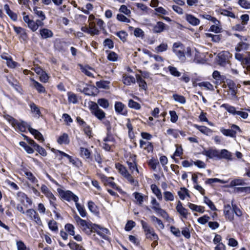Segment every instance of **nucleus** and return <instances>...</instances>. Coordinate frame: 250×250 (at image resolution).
Instances as JSON below:
<instances>
[{
  "label": "nucleus",
  "instance_id": "obj_1",
  "mask_svg": "<svg viewBox=\"0 0 250 250\" xmlns=\"http://www.w3.org/2000/svg\"><path fill=\"white\" fill-rule=\"evenodd\" d=\"M74 218L82 229L87 234L90 235L92 232H96L102 238L105 240L108 239V234H109V231L108 229L90 221L87 222L83 220L77 215L75 216Z\"/></svg>",
  "mask_w": 250,
  "mask_h": 250
},
{
  "label": "nucleus",
  "instance_id": "obj_2",
  "mask_svg": "<svg viewBox=\"0 0 250 250\" xmlns=\"http://www.w3.org/2000/svg\"><path fill=\"white\" fill-rule=\"evenodd\" d=\"M220 86L224 88V97L230 100H236L237 89L235 83L230 79H226L223 76L220 75Z\"/></svg>",
  "mask_w": 250,
  "mask_h": 250
},
{
  "label": "nucleus",
  "instance_id": "obj_3",
  "mask_svg": "<svg viewBox=\"0 0 250 250\" xmlns=\"http://www.w3.org/2000/svg\"><path fill=\"white\" fill-rule=\"evenodd\" d=\"M172 51L175 55L181 62L186 60V54L187 56H191V49L189 47L185 48L184 45L181 42H175L173 44Z\"/></svg>",
  "mask_w": 250,
  "mask_h": 250
},
{
  "label": "nucleus",
  "instance_id": "obj_4",
  "mask_svg": "<svg viewBox=\"0 0 250 250\" xmlns=\"http://www.w3.org/2000/svg\"><path fill=\"white\" fill-rule=\"evenodd\" d=\"M141 224L146 238L151 240H158L159 239L158 236L155 232L154 229L147 223L143 220H141Z\"/></svg>",
  "mask_w": 250,
  "mask_h": 250
},
{
  "label": "nucleus",
  "instance_id": "obj_5",
  "mask_svg": "<svg viewBox=\"0 0 250 250\" xmlns=\"http://www.w3.org/2000/svg\"><path fill=\"white\" fill-rule=\"evenodd\" d=\"M57 191L62 199L68 202L73 201L75 204L78 202L79 197L70 190H64L57 188Z\"/></svg>",
  "mask_w": 250,
  "mask_h": 250
},
{
  "label": "nucleus",
  "instance_id": "obj_6",
  "mask_svg": "<svg viewBox=\"0 0 250 250\" xmlns=\"http://www.w3.org/2000/svg\"><path fill=\"white\" fill-rule=\"evenodd\" d=\"M25 214L29 218L34 221L38 225H41L42 222L38 213L33 209H28L25 212Z\"/></svg>",
  "mask_w": 250,
  "mask_h": 250
},
{
  "label": "nucleus",
  "instance_id": "obj_7",
  "mask_svg": "<svg viewBox=\"0 0 250 250\" xmlns=\"http://www.w3.org/2000/svg\"><path fill=\"white\" fill-rule=\"evenodd\" d=\"M230 57V54L227 51H223L220 52V65L225 66L229 63V59Z\"/></svg>",
  "mask_w": 250,
  "mask_h": 250
},
{
  "label": "nucleus",
  "instance_id": "obj_8",
  "mask_svg": "<svg viewBox=\"0 0 250 250\" xmlns=\"http://www.w3.org/2000/svg\"><path fill=\"white\" fill-rule=\"evenodd\" d=\"M176 209L183 218L185 219L188 218V209L183 207L182 203L180 201L177 202Z\"/></svg>",
  "mask_w": 250,
  "mask_h": 250
},
{
  "label": "nucleus",
  "instance_id": "obj_9",
  "mask_svg": "<svg viewBox=\"0 0 250 250\" xmlns=\"http://www.w3.org/2000/svg\"><path fill=\"white\" fill-rule=\"evenodd\" d=\"M101 179L105 185H109L112 188L120 190V188L117 185L112 181L113 178L112 177H107L104 175L101 176Z\"/></svg>",
  "mask_w": 250,
  "mask_h": 250
},
{
  "label": "nucleus",
  "instance_id": "obj_10",
  "mask_svg": "<svg viewBox=\"0 0 250 250\" xmlns=\"http://www.w3.org/2000/svg\"><path fill=\"white\" fill-rule=\"evenodd\" d=\"M224 213L226 219H228L229 221L233 220L234 215L232 208H231L229 204L224 205Z\"/></svg>",
  "mask_w": 250,
  "mask_h": 250
},
{
  "label": "nucleus",
  "instance_id": "obj_11",
  "mask_svg": "<svg viewBox=\"0 0 250 250\" xmlns=\"http://www.w3.org/2000/svg\"><path fill=\"white\" fill-rule=\"evenodd\" d=\"M115 111L123 115H126L127 112L125 109V105L120 102H116L115 104Z\"/></svg>",
  "mask_w": 250,
  "mask_h": 250
},
{
  "label": "nucleus",
  "instance_id": "obj_12",
  "mask_svg": "<svg viewBox=\"0 0 250 250\" xmlns=\"http://www.w3.org/2000/svg\"><path fill=\"white\" fill-rule=\"evenodd\" d=\"M29 126H30V125L27 123L23 121L19 122L17 121V124H15L14 127L18 128L21 132H24L27 128L29 130Z\"/></svg>",
  "mask_w": 250,
  "mask_h": 250
},
{
  "label": "nucleus",
  "instance_id": "obj_13",
  "mask_svg": "<svg viewBox=\"0 0 250 250\" xmlns=\"http://www.w3.org/2000/svg\"><path fill=\"white\" fill-rule=\"evenodd\" d=\"M225 159L227 161H232L233 160L232 155L231 152L226 149H222L220 151V159Z\"/></svg>",
  "mask_w": 250,
  "mask_h": 250
},
{
  "label": "nucleus",
  "instance_id": "obj_14",
  "mask_svg": "<svg viewBox=\"0 0 250 250\" xmlns=\"http://www.w3.org/2000/svg\"><path fill=\"white\" fill-rule=\"evenodd\" d=\"M203 153L209 158H214L219 157V152L213 148L205 150L203 151Z\"/></svg>",
  "mask_w": 250,
  "mask_h": 250
},
{
  "label": "nucleus",
  "instance_id": "obj_15",
  "mask_svg": "<svg viewBox=\"0 0 250 250\" xmlns=\"http://www.w3.org/2000/svg\"><path fill=\"white\" fill-rule=\"evenodd\" d=\"M44 195L49 200L50 204L52 207H53L54 208L56 209L57 204L55 203L56 198L54 196L52 192L50 190H49L45 194H44Z\"/></svg>",
  "mask_w": 250,
  "mask_h": 250
},
{
  "label": "nucleus",
  "instance_id": "obj_16",
  "mask_svg": "<svg viewBox=\"0 0 250 250\" xmlns=\"http://www.w3.org/2000/svg\"><path fill=\"white\" fill-rule=\"evenodd\" d=\"M30 145L33 146L35 149L42 156H46V152L45 149L36 144L34 141H30Z\"/></svg>",
  "mask_w": 250,
  "mask_h": 250
},
{
  "label": "nucleus",
  "instance_id": "obj_17",
  "mask_svg": "<svg viewBox=\"0 0 250 250\" xmlns=\"http://www.w3.org/2000/svg\"><path fill=\"white\" fill-rule=\"evenodd\" d=\"M123 82L126 85H130L132 83H136V79L133 76L124 75L123 77Z\"/></svg>",
  "mask_w": 250,
  "mask_h": 250
},
{
  "label": "nucleus",
  "instance_id": "obj_18",
  "mask_svg": "<svg viewBox=\"0 0 250 250\" xmlns=\"http://www.w3.org/2000/svg\"><path fill=\"white\" fill-rule=\"evenodd\" d=\"M29 131L34 136L35 139L41 141H44L42 135L38 130L29 126Z\"/></svg>",
  "mask_w": 250,
  "mask_h": 250
},
{
  "label": "nucleus",
  "instance_id": "obj_19",
  "mask_svg": "<svg viewBox=\"0 0 250 250\" xmlns=\"http://www.w3.org/2000/svg\"><path fill=\"white\" fill-rule=\"evenodd\" d=\"M186 19L190 24L193 26L198 25L200 23V20L198 19L190 14L186 15Z\"/></svg>",
  "mask_w": 250,
  "mask_h": 250
},
{
  "label": "nucleus",
  "instance_id": "obj_20",
  "mask_svg": "<svg viewBox=\"0 0 250 250\" xmlns=\"http://www.w3.org/2000/svg\"><path fill=\"white\" fill-rule=\"evenodd\" d=\"M140 146L141 148H143L147 150L148 152L152 151L153 150V146L150 142H147L142 140L140 141Z\"/></svg>",
  "mask_w": 250,
  "mask_h": 250
},
{
  "label": "nucleus",
  "instance_id": "obj_21",
  "mask_svg": "<svg viewBox=\"0 0 250 250\" xmlns=\"http://www.w3.org/2000/svg\"><path fill=\"white\" fill-rule=\"evenodd\" d=\"M31 81L33 83L32 85L38 92L44 93L45 92V89L42 84L35 81L33 79H31Z\"/></svg>",
  "mask_w": 250,
  "mask_h": 250
},
{
  "label": "nucleus",
  "instance_id": "obj_22",
  "mask_svg": "<svg viewBox=\"0 0 250 250\" xmlns=\"http://www.w3.org/2000/svg\"><path fill=\"white\" fill-rule=\"evenodd\" d=\"M40 35L42 38L47 39L51 38L53 36V32L49 29L47 28H43L40 30Z\"/></svg>",
  "mask_w": 250,
  "mask_h": 250
},
{
  "label": "nucleus",
  "instance_id": "obj_23",
  "mask_svg": "<svg viewBox=\"0 0 250 250\" xmlns=\"http://www.w3.org/2000/svg\"><path fill=\"white\" fill-rule=\"evenodd\" d=\"M187 206L192 211L200 213H203L204 212V207L202 206H197L191 203H188Z\"/></svg>",
  "mask_w": 250,
  "mask_h": 250
},
{
  "label": "nucleus",
  "instance_id": "obj_24",
  "mask_svg": "<svg viewBox=\"0 0 250 250\" xmlns=\"http://www.w3.org/2000/svg\"><path fill=\"white\" fill-rule=\"evenodd\" d=\"M165 27V24L161 21H158L154 26L153 32L154 33H161L163 32Z\"/></svg>",
  "mask_w": 250,
  "mask_h": 250
},
{
  "label": "nucleus",
  "instance_id": "obj_25",
  "mask_svg": "<svg viewBox=\"0 0 250 250\" xmlns=\"http://www.w3.org/2000/svg\"><path fill=\"white\" fill-rule=\"evenodd\" d=\"M136 81L139 84V85L142 89L146 90L147 88L146 82L142 79V77L138 74L136 75Z\"/></svg>",
  "mask_w": 250,
  "mask_h": 250
},
{
  "label": "nucleus",
  "instance_id": "obj_26",
  "mask_svg": "<svg viewBox=\"0 0 250 250\" xmlns=\"http://www.w3.org/2000/svg\"><path fill=\"white\" fill-rule=\"evenodd\" d=\"M168 49V45L166 42H162L155 48V51L157 53L166 51Z\"/></svg>",
  "mask_w": 250,
  "mask_h": 250
},
{
  "label": "nucleus",
  "instance_id": "obj_27",
  "mask_svg": "<svg viewBox=\"0 0 250 250\" xmlns=\"http://www.w3.org/2000/svg\"><path fill=\"white\" fill-rule=\"evenodd\" d=\"M57 142L59 144H68L69 139L67 134L64 133L62 135L60 136L58 139Z\"/></svg>",
  "mask_w": 250,
  "mask_h": 250
},
{
  "label": "nucleus",
  "instance_id": "obj_28",
  "mask_svg": "<svg viewBox=\"0 0 250 250\" xmlns=\"http://www.w3.org/2000/svg\"><path fill=\"white\" fill-rule=\"evenodd\" d=\"M4 9L5 10L6 14L13 21H16L17 20V15L10 9L9 6L8 4L4 5Z\"/></svg>",
  "mask_w": 250,
  "mask_h": 250
},
{
  "label": "nucleus",
  "instance_id": "obj_29",
  "mask_svg": "<svg viewBox=\"0 0 250 250\" xmlns=\"http://www.w3.org/2000/svg\"><path fill=\"white\" fill-rule=\"evenodd\" d=\"M221 132L226 136H229L230 137H236V131L233 130L232 129H221Z\"/></svg>",
  "mask_w": 250,
  "mask_h": 250
},
{
  "label": "nucleus",
  "instance_id": "obj_30",
  "mask_svg": "<svg viewBox=\"0 0 250 250\" xmlns=\"http://www.w3.org/2000/svg\"><path fill=\"white\" fill-rule=\"evenodd\" d=\"M151 188L153 191V192L157 196V198L161 200L162 199V195L161 194V192L160 189L158 188V187L154 184H152L151 186Z\"/></svg>",
  "mask_w": 250,
  "mask_h": 250
},
{
  "label": "nucleus",
  "instance_id": "obj_31",
  "mask_svg": "<svg viewBox=\"0 0 250 250\" xmlns=\"http://www.w3.org/2000/svg\"><path fill=\"white\" fill-rule=\"evenodd\" d=\"M195 127L202 133L206 135H210L211 133V130L206 126L195 125Z\"/></svg>",
  "mask_w": 250,
  "mask_h": 250
},
{
  "label": "nucleus",
  "instance_id": "obj_32",
  "mask_svg": "<svg viewBox=\"0 0 250 250\" xmlns=\"http://www.w3.org/2000/svg\"><path fill=\"white\" fill-rule=\"evenodd\" d=\"M14 30L15 32L19 35L23 39L26 38V33L24 29L21 27L14 26Z\"/></svg>",
  "mask_w": 250,
  "mask_h": 250
},
{
  "label": "nucleus",
  "instance_id": "obj_33",
  "mask_svg": "<svg viewBox=\"0 0 250 250\" xmlns=\"http://www.w3.org/2000/svg\"><path fill=\"white\" fill-rule=\"evenodd\" d=\"M249 44L246 42H241L238 43L235 47V50L240 52L242 50H247L249 47Z\"/></svg>",
  "mask_w": 250,
  "mask_h": 250
},
{
  "label": "nucleus",
  "instance_id": "obj_34",
  "mask_svg": "<svg viewBox=\"0 0 250 250\" xmlns=\"http://www.w3.org/2000/svg\"><path fill=\"white\" fill-rule=\"evenodd\" d=\"M152 209L163 218H165L166 217H167L168 214L167 212L160 207H152Z\"/></svg>",
  "mask_w": 250,
  "mask_h": 250
},
{
  "label": "nucleus",
  "instance_id": "obj_35",
  "mask_svg": "<svg viewBox=\"0 0 250 250\" xmlns=\"http://www.w3.org/2000/svg\"><path fill=\"white\" fill-rule=\"evenodd\" d=\"M152 209L163 218H165L166 217H167L168 214L167 212L160 207H152Z\"/></svg>",
  "mask_w": 250,
  "mask_h": 250
},
{
  "label": "nucleus",
  "instance_id": "obj_36",
  "mask_svg": "<svg viewBox=\"0 0 250 250\" xmlns=\"http://www.w3.org/2000/svg\"><path fill=\"white\" fill-rule=\"evenodd\" d=\"M33 11L34 12L35 14L39 18L41 19L42 20H44L45 19V16L43 12L41 10L40 8L37 7H34Z\"/></svg>",
  "mask_w": 250,
  "mask_h": 250
},
{
  "label": "nucleus",
  "instance_id": "obj_37",
  "mask_svg": "<svg viewBox=\"0 0 250 250\" xmlns=\"http://www.w3.org/2000/svg\"><path fill=\"white\" fill-rule=\"evenodd\" d=\"M80 154L81 156L85 159L90 158L91 155L89 150L84 147L80 148Z\"/></svg>",
  "mask_w": 250,
  "mask_h": 250
},
{
  "label": "nucleus",
  "instance_id": "obj_38",
  "mask_svg": "<svg viewBox=\"0 0 250 250\" xmlns=\"http://www.w3.org/2000/svg\"><path fill=\"white\" fill-rule=\"evenodd\" d=\"M193 62L196 63H204L206 60L201 57V55L199 53L196 52L195 54Z\"/></svg>",
  "mask_w": 250,
  "mask_h": 250
},
{
  "label": "nucleus",
  "instance_id": "obj_39",
  "mask_svg": "<svg viewBox=\"0 0 250 250\" xmlns=\"http://www.w3.org/2000/svg\"><path fill=\"white\" fill-rule=\"evenodd\" d=\"M128 105L130 108L135 109L136 110H139L141 108L140 104L137 102L133 101L132 99H130L128 101Z\"/></svg>",
  "mask_w": 250,
  "mask_h": 250
},
{
  "label": "nucleus",
  "instance_id": "obj_40",
  "mask_svg": "<svg viewBox=\"0 0 250 250\" xmlns=\"http://www.w3.org/2000/svg\"><path fill=\"white\" fill-rule=\"evenodd\" d=\"M76 208L78 210V211H79L80 215L82 217H84L86 216V212L85 211V209H84V208L80 204H79L78 202H77L76 204Z\"/></svg>",
  "mask_w": 250,
  "mask_h": 250
},
{
  "label": "nucleus",
  "instance_id": "obj_41",
  "mask_svg": "<svg viewBox=\"0 0 250 250\" xmlns=\"http://www.w3.org/2000/svg\"><path fill=\"white\" fill-rule=\"evenodd\" d=\"M109 82L106 81H101L96 82V86L99 88L107 89L109 87Z\"/></svg>",
  "mask_w": 250,
  "mask_h": 250
},
{
  "label": "nucleus",
  "instance_id": "obj_42",
  "mask_svg": "<svg viewBox=\"0 0 250 250\" xmlns=\"http://www.w3.org/2000/svg\"><path fill=\"white\" fill-rule=\"evenodd\" d=\"M150 219L152 222H156L160 229H164L165 226L162 221L160 219L154 215H152L150 216Z\"/></svg>",
  "mask_w": 250,
  "mask_h": 250
},
{
  "label": "nucleus",
  "instance_id": "obj_43",
  "mask_svg": "<svg viewBox=\"0 0 250 250\" xmlns=\"http://www.w3.org/2000/svg\"><path fill=\"white\" fill-rule=\"evenodd\" d=\"M116 168L123 176H125L128 173L125 167L120 164H116Z\"/></svg>",
  "mask_w": 250,
  "mask_h": 250
},
{
  "label": "nucleus",
  "instance_id": "obj_44",
  "mask_svg": "<svg viewBox=\"0 0 250 250\" xmlns=\"http://www.w3.org/2000/svg\"><path fill=\"white\" fill-rule=\"evenodd\" d=\"M64 228L66 231L71 235L74 236L75 235V227L71 224H66L65 225Z\"/></svg>",
  "mask_w": 250,
  "mask_h": 250
},
{
  "label": "nucleus",
  "instance_id": "obj_45",
  "mask_svg": "<svg viewBox=\"0 0 250 250\" xmlns=\"http://www.w3.org/2000/svg\"><path fill=\"white\" fill-rule=\"evenodd\" d=\"M172 97L174 100L177 102H178L182 104H184L186 103V100L185 98L183 96L175 94L173 95Z\"/></svg>",
  "mask_w": 250,
  "mask_h": 250
},
{
  "label": "nucleus",
  "instance_id": "obj_46",
  "mask_svg": "<svg viewBox=\"0 0 250 250\" xmlns=\"http://www.w3.org/2000/svg\"><path fill=\"white\" fill-rule=\"evenodd\" d=\"M98 104L104 108H107L109 106L108 101L104 98L99 99L97 101Z\"/></svg>",
  "mask_w": 250,
  "mask_h": 250
},
{
  "label": "nucleus",
  "instance_id": "obj_47",
  "mask_svg": "<svg viewBox=\"0 0 250 250\" xmlns=\"http://www.w3.org/2000/svg\"><path fill=\"white\" fill-rule=\"evenodd\" d=\"M93 114L100 120H102L104 119L105 116V113L100 108L99 110L95 111V112Z\"/></svg>",
  "mask_w": 250,
  "mask_h": 250
},
{
  "label": "nucleus",
  "instance_id": "obj_48",
  "mask_svg": "<svg viewBox=\"0 0 250 250\" xmlns=\"http://www.w3.org/2000/svg\"><path fill=\"white\" fill-rule=\"evenodd\" d=\"M48 225L49 227V228L53 231H58V228L57 226V224L56 221H55L53 220H50L48 223Z\"/></svg>",
  "mask_w": 250,
  "mask_h": 250
},
{
  "label": "nucleus",
  "instance_id": "obj_49",
  "mask_svg": "<svg viewBox=\"0 0 250 250\" xmlns=\"http://www.w3.org/2000/svg\"><path fill=\"white\" fill-rule=\"evenodd\" d=\"M7 81L11 86H12L16 90H18L19 85H18V83L16 80L14 79L12 77H10V78L7 77Z\"/></svg>",
  "mask_w": 250,
  "mask_h": 250
},
{
  "label": "nucleus",
  "instance_id": "obj_50",
  "mask_svg": "<svg viewBox=\"0 0 250 250\" xmlns=\"http://www.w3.org/2000/svg\"><path fill=\"white\" fill-rule=\"evenodd\" d=\"M67 95L69 102L73 104L77 103V98L75 94L72 92H68Z\"/></svg>",
  "mask_w": 250,
  "mask_h": 250
},
{
  "label": "nucleus",
  "instance_id": "obj_51",
  "mask_svg": "<svg viewBox=\"0 0 250 250\" xmlns=\"http://www.w3.org/2000/svg\"><path fill=\"white\" fill-rule=\"evenodd\" d=\"M231 185L233 186L239 185H245L246 183L244 179L241 178H237L233 180L231 182Z\"/></svg>",
  "mask_w": 250,
  "mask_h": 250
},
{
  "label": "nucleus",
  "instance_id": "obj_52",
  "mask_svg": "<svg viewBox=\"0 0 250 250\" xmlns=\"http://www.w3.org/2000/svg\"><path fill=\"white\" fill-rule=\"evenodd\" d=\"M25 174L27 178L32 183L36 184L38 183V180L31 172H25Z\"/></svg>",
  "mask_w": 250,
  "mask_h": 250
},
{
  "label": "nucleus",
  "instance_id": "obj_53",
  "mask_svg": "<svg viewBox=\"0 0 250 250\" xmlns=\"http://www.w3.org/2000/svg\"><path fill=\"white\" fill-rule=\"evenodd\" d=\"M168 69L170 74L175 77H179L181 75V73L179 72L175 67L169 66L168 67Z\"/></svg>",
  "mask_w": 250,
  "mask_h": 250
},
{
  "label": "nucleus",
  "instance_id": "obj_54",
  "mask_svg": "<svg viewBox=\"0 0 250 250\" xmlns=\"http://www.w3.org/2000/svg\"><path fill=\"white\" fill-rule=\"evenodd\" d=\"M128 166L129 167V169L131 171V172L134 174V172H136L137 173H139V170L137 167V165L136 163L134 162H127Z\"/></svg>",
  "mask_w": 250,
  "mask_h": 250
},
{
  "label": "nucleus",
  "instance_id": "obj_55",
  "mask_svg": "<svg viewBox=\"0 0 250 250\" xmlns=\"http://www.w3.org/2000/svg\"><path fill=\"white\" fill-rule=\"evenodd\" d=\"M181 190H182L178 192V195L181 200H184L186 195L189 196L188 190L185 188H182Z\"/></svg>",
  "mask_w": 250,
  "mask_h": 250
},
{
  "label": "nucleus",
  "instance_id": "obj_56",
  "mask_svg": "<svg viewBox=\"0 0 250 250\" xmlns=\"http://www.w3.org/2000/svg\"><path fill=\"white\" fill-rule=\"evenodd\" d=\"M95 88L92 86H86L85 87H83V93H84L85 95H92L94 94V92L92 90L94 89Z\"/></svg>",
  "mask_w": 250,
  "mask_h": 250
},
{
  "label": "nucleus",
  "instance_id": "obj_57",
  "mask_svg": "<svg viewBox=\"0 0 250 250\" xmlns=\"http://www.w3.org/2000/svg\"><path fill=\"white\" fill-rule=\"evenodd\" d=\"M165 200L167 201H172L174 199V195L169 191H165L164 192Z\"/></svg>",
  "mask_w": 250,
  "mask_h": 250
},
{
  "label": "nucleus",
  "instance_id": "obj_58",
  "mask_svg": "<svg viewBox=\"0 0 250 250\" xmlns=\"http://www.w3.org/2000/svg\"><path fill=\"white\" fill-rule=\"evenodd\" d=\"M115 34L122 40L123 42L126 41L127 34L126 32L124 31H121L116 32Z\"/></svg>",
  "mask_w": 250,
  "mask_h": 250
},
{
  "label": "nucleus",
  "instance_id": "obj_59",
  "mask_svg": "<svg viewBox=\"0 0 250 250\" xmlns=\"http://www.w3.org/2000/svg\"><path fill=\"white\" fill-rule=\"evenodd\" d=\"M16 245L18 250H30L29 248H27L24 243L21 241H17Z\"/></svg>",
  "mask_w": 250,
  "mask_h": 250
},
{
  "label": "nucleus",
  "instance_id": "obj_60",
  "mask_svg": "<svg viewBox=\"0 0 250 250\" xmlns=\"http://www.w3.org/2000/svg\"><path fill=\"white\" fill-rule=\"evenodd\" d=\"M30 107L32 113L38 115L40 114L41 112L39 107L34 103H31L30 104Z\"/></svg>",
  "mask_w": 250,
  "mask_h": 250
},
{
  "label": "nucleus",
  "instance_id": "obj_61",
  "mask_svg": "<svg viewBox=\"0 0 250 250\" xmlns=\"http://www.w3.org/2000/svg\"><path fill=\"white\" fill-rule=\"evenodd\" d=\"M135 199L138 202L139 205H141L144 201V196L140 193L135 192L134 193Z\"/></svg>",
  "mask_w": 250,
  "mask_h": 250
},
{
  "label": "nucleus",
  "instance_id": "obj_62",
  "mask_svg": "<svg viewBox=\"0 0 250 250\" xmlns=\"http://www.w3.org/2000/svg\"><path fill=\"white\" fill-rule=\"evenodd\" d=\"M204 201V203L206 204L211 210H217L213 203L208 198L206 197H205Z\"/></svg>",
  "mask_w": 250,
  "mask_h": 250
},
{
  "label": "nucleus",
  "instance_id": "obj_63",
  "mask_svg": "<svg viewBox=\"0 0 250 250\" xmlns=\"http://www.w3.org/2000/svg\"><path fill=\"white\" fill-rule=\"evenodd\" d=\"M118 56L117 54L113 51H110L107 56V59L110 61L115 62L117 61Z\"/></svg>",
  "mask_w": 250,
  "mask_h": 250
},
{
  "label": "nucleus",
  "instance_id": "obj_64",
  "mask_svg": "<svg viewBox=\"0 0 250 250\" xmlns=\"http://www.w3.org/2000/svg\"><path fill=\"white\" fill-rule=\"evenodd\" d=\"M238 4L243 8L250 9V2L249 1H238Z\"/></svg>",
  "mask_w": 250,
  "mask_h": 250
}]
</instances>
